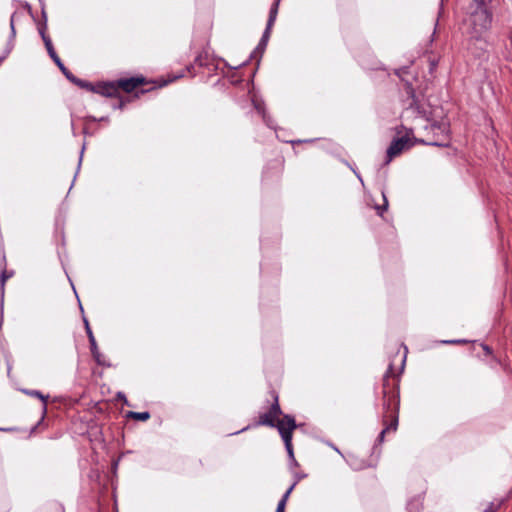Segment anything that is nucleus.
<instances>
[{
    "label": "nucleus",
    "instance_id": "9",
    "mask_svg": "<svg viewBox=\"0 0 512 512\" xmlns=\"http://www.w3.org/2000/svg\"><path fill=\"white\" fill-rule=\"evenodd\" d=\"M108 98H120L118 92L117 82L115 81H102L98 82L94 86V92Z\"/></svg>",
    "mask_w": 512,
    "mask_h": 512
},
{
    "label": "nucleus",
    "instance_id": "37",
    "mask_svg": "<svg viewBox=\"0 0 512 512\" xmlns=\"http://www.w3.org/2000/svg\"><path fill=\"white\" fill-rule=\"evenodd\" d=\"M186 71L191 74L192 76L195 75V72H194V65L193 64H190L188 66H186Z\"/></svg>",
    "mask_w": 512,
    "mask_h": 512
},
{
    "label": "nucleus",
    "instance_id": "39",
    "mask_svg": "<svg viewBox=\"0 0 512 512\" xmlns=\"http://www.w3.org/2000/svg\"><path fill=\"white\" fill-rule=\"evenodd\" d=\"M166 84H167V82H166V81H164L163 83L159 84V85H158V87H163V86H164V85H166Z\"/></svg>",
    "mask_w": 512,
    "mask_h": 512
},
{
    "label": "nucleus",
    "instance_id": "20",
    "mask_svg": "<svg viewBox=\"0 0 512 512\" xmlns=\"http://www.w3.org/2000/svg\"><path fill=\"white\" fill-rule=\"evenodd\" d=\"M92 356L95 359V361L97 362V364H99L101 366H110V364L106 361L105 355H103L102 353L96 352Z\"/></svg>",
    "mask_w": 512,
    "mask_h": 512
},
{
    "label": "nucleus",
    "instance_id": "42",
    "mask_svg": "<svg viewBox=\"0 0 512 512\" xmlns=\"http://www.w3.org/2000/svg\"><path fill=\"white\" fill-rule=\"evenodd\" d=\"M435 62H431V69H433L435 67Z\"/></svg>",
    "mask_w": 512,
    "mask_h": 512
},
{
    "label": "nucleus",
    "instance_id": "23",
    "mask_svg": "<svg viewBox=\"0 0 512 512\" xmlns=\"http://www.w3.org/2000/svg\"><path fill=\"white\" fill-rule=\"evenodd\" d=\"M403 348H404V352L401 356V359H400V371L399 373H402L403 370H404V367H405V363H406V358H407V352H408V349L405 345H403Z\"/></svg>",
    "mask_w": 512,
    "mask_h": 512
},
{
    "label": "nucleus",
    "instance_id": "4",
    "mask_svg": "<svg viewBox=\"0 0 512 512\" xmlns=\"http://www.w3.org/2000/svg\"><path fill=\"white\" fill-rule=\"evenodd\" d=\"M277 14H278V1H274V3L272 4V6L270 8V11H269V17L267 20L266 28L262 34V37H261L257 47L251 54L252 58H255L256 56L261 57L263 55V53L267 47L268 41L270 39L271 30L276 21Z\"/></svg>",
    "mask_w": 512,
    "mask_h": 512
},
{
    "label": "nucleus",
    "instance_id": "43",
    "mask_svg": "<svg viewBox=\"0 0 512 512\" xmlns=\"http://www.w3.org/2000/svg\"><path fill=\"white\" fill-rule=\"evenodd\" d=\"M301 142H302L301 140L292 141V143H301Z\"/></svg>",
    "mask_w": 512,
    "mask_h": 512
},
{
    "label": "nucleus",
    "instance_id": "29",
    "mask_svg": "<svg viewBox=\"0 0 512 512\" xmlns=\"http://www.w3.org/2000/svg\"><path fill=\"white\" fill-rule=\"evenodd\" d=\"M500 504H495L491 502L484 510V512H496L499 508Z\"/></svg>",
    "mask_w": 512,
    "mask_h": 512
},
{
    "label": "nucleus",
    "instance_id": "7",
    "mask_svg": "<svg viewBox=\"0 0 512 512\" xmlns=\"http://www.w3.org/2000/svg\"><path fill=\"white\" fill-rule=\"evenodd\" d=\"M116 82H117V88H118L119 93H120V90H122L126 93H131L133 91H136L138 88H140L142 86L150 84V82L147 81V79L142 75L133 76L130 78H120V79L116 80Z\"/></svg>",
    "mask_w": 512,
    "mask_h": 512
},
{
    "label": "nucleus",
    "instance_id": "30",
    "mask_svg": "<svg viewBox=\"0 0 512 512\" xmlns=\"http://www.w3.org/2000/svg\"><path fill=\"white\" fill-rule=\"evenodd\" d=\"M194 62H195V64H197L200 67L206 65L205 58L203 57L202 54L197 55Z\"/></svg>",
    "mask_w": 512,
    "mask_h": 512
},
{
    "label": "nucleus",
    "instance_id": "35",
    "mask_svg": "<svg viewBox=\"0 0 512 512\" xmlns=\"http://www.w3.org/2000/svg\"><path fill=\"white\" fill-rule=\"evenodd\" d=\"M126 102L123 99H120V101L114 105V109H123L125 107Z\"/></svg>",
    "mask_w": 512,
    "mask_h": 512
},
{
    "label": "nucleus",
    "instance_id": "10",
    "mask_svg": "<svg viewBox=\"0 0 512 512\" xmlns=\"http://www.w3.org/2000/svg\"><path fill=\"white\" fill-rule=\"evenodd\" d=\"M283 172V161L276 159L271 161L263 172V180L266 182H273L278 180Z\"/></svg>",
    "mask_w": 512,
    "mask_h": 512
},
{
    "label": "nucleus",
    "instance_id": "40",
    "mask_svg": "<svg viewBox=\"0 0 512 512\" xmlns=\"http://www.w3.org/2000/svg\"><path fill=\"white\" fill-rule=\"evenodd\" d=\"M248 427L242 428L240 431L235 432V434L245 431Z\"/></svg>",
    "mask_w": 512,
    "mask_h": 512
},
{
    "label": "nucleus",
    "instance_id": "33",
    "mask_svg": "<svg viewBox=\"0 0 512 512\" xmlns=\"http://www.w3.org/2000/svg\"><path fill=\"white\" fill-rule=\"evenodd\" d=\"M473 1L476 4V7L477 6L487 7V3L491 2V0H473Z\"/></svg>",
    "mask_w": 512,
    "mask_h": 512
},
{
    "label": "nucleus",
    "instance_id": "24",
    "mask_svg": "<svg viewBox=\"0 0 512 512\" xmlns=\"http://www.w3.org/2000/svg\"><path fill=\"white\" fill-rule=\"evenodd\" d=\"M383 198H384V203H383V205H381V206H376L377 213H378V215H380V216H382V215H383V213H384V212L387 210V208H388V201H387V199H386V197H385V195H384V194H383Z\"/></svg>",
    "mask_w": 512,
    "mask_h": 512
},
{
    "label": "nucleus",
    "instance_id": "22",
    "mask_svg": "<svg viewBox=\"0 0 512 512\" xmlns=\"http://www.w3.org/2000/svg\"><path fill=\"white\" fill-rule=\"evenodd\" d=\"M57 67L60 69V71L63 73V75L68 79L70 80V77L71 75H74L70 70H68L65 65L63 64V62H59L57 64Z\"/></svg>",
    "mask_w": 512,
    "mask_h": 512
},
{
    "label": "nucleus",
    "instance_id": "32",
    "mask_svg": "<svg viewBox=\"0 0 512 512\" xmlns=\"http://www.w3.org/2000/svg\"><path fill=\"white\" fill-rule=\"evenodd\" d=\"M50 58L53 60V62L57 65L59 62H61V59L60 57L58 56V54L56 53V51H52V52H49L48 53Z\"/></svg>",
    "mask_w": 512,
    "mask_h": 512
},
{
    "label": "nucleus",
    "instance_id": "44",
    "mask_svg": "<svg viewBox=\"0 0 512 512\" xmlns=\"http://www.w3.org/2000/svg\"><path fill=\"white\" fill-rule=\"evenodd\" d=\"M0 318H3V312L2 311L0 312Z\"/></svg>",
    "mask_w": 512,
    "mask_h": 512
},
{
    "label": "nucleus",
    "instance_id": "5",
    "mask_svg": "<svg viewBox=\"0 0 512 512\" xmlns=\"http://www.w3.org/2000/svg\"><path fill=\"white\" fill-rule=\"evenodd\" d=\"M410 135H412V130H409L405 135L398 137L391 142L386 152V165L389 164L394 157L400 155L402 151L413 146L414 143L412 142Z\"/></svg>",
    "mask_w": 512,
    "mask_h": 512
},
{
    "label": "nucleus",
    "instance_id": "27",
    "mask_svg": "<svg viewBox=\"0 0 512 512\" xmlns=\"http://www.w3.org/2000/svg\"><path fill=\"white\" fill-rule=\"evenodd\" d=\"M157 87L156 86H151L149 88H141V89H138L135 93V96L136 97H139L140 94H145L147 92H150L152 90H155Z\"/></svg>",
    "mask_w": 512,
    "mask_h": 512
},
{
    "label": "nucleus",
    "instance_id": "18",
    "mask_svg": "<svg viewBox=\"0 0 512 512\" xmlns=\"http://www.w3.org/2000/svg\"><path fill=\"white\" fill-rule=\"evenodd\" d=\"M45 30H46V24H44L42 27L39 28V33L44 42L46 50L49 53V52L54 51L55 49H54V46L52 44L50 37L46 34Z\"/></svg>",
    "mask_w": 512,
    "mask_h": 512
},
{
    "label": "nucleus",
    "instance_id": "19",
    "mask_svg": "<svg viewBox=\"0 0 512 512\" xmlns=\"http://www.w3.org/2000/svg\"><path fill=\"white\" fill-rule=\"evenodd\" d=\"M127 417L135 419V420H139V421H146L150 418V413L147 411H144V412L129 411L127 413Z\"/></svg>",
    "mask_w": 512,
    "mask_h": 512
},
{
    "label": "nucleus",
    "instance_id": "11",
    "mask_svg": "<svg viewBox=\"0 0 512 512\" xmlns=\"http://www.w3.org/2000/svg\"><path fill=\"white\" fill-rule=\"evenodd\" d=\"M276 423V428L278 429L281 437H284L287 432L289 435H292L293 430L296 428L295 419L291 415H284L283 418L278 420Z\"/></svg>",
    "mask_w": 512,
    "mask_h": 512
},
{
    "label": "nucleus",
    "instance_id": "12",
    "mask_svg": "<svg viewBox=\"0 0 512 512\" xmlns=\"http://www.w3.org/2000/svg\"><path fill=\"white\" fill-rule=\"evenodd\" d=\"M6 257L5 255L2 256V260L0 262V268H2V271L0 273V294H1V297L3 298L4 296V290H5V283L8 279H10L11 277H13L14 275V271L13 270H10L8 271L6 269Z\"/></svg>",
    "mask_w": 512,
    "mask_h": 512
},
{
    "label": "nucleus",
    "instance_id": "36",
    "mask_svg": "<svg viewBox=\"0 0 512 512\" xmlns=\"http://www.w3.org/2000/svg\"><path fill=\"white\" fill-rule=\"evenodd\" d=\"M481 347L484 350L485 354L490 355L492 353V349L488 345L481 344Z\"/></svg>",
    "mask_w": 512,
    "mask_h": 512
},
{
    "label": "nucleus",
    "instance_id": "21",
    "mask_svg": "<svg viewBox=\"0 0 512 512\" xmlns=\"http://www.w3.org/2000/svg\"><path fill=\"white\" fill-rule=\"evenodd\" d=\"M392 376H395V370H394V363H393V361H390V363L388 365V369H387V371L385 373V376H384V387H386V385H387L388 378L392 377Z\"/></svg>",
    "mask_w": 512,
    "mask_h": 512
},
{
    "label": "nucleus",
    "instance_id": "1",
    "mask_svg": "<svg viewBox=\"0 0 512 512\" xmlns=\"http://www.w3.org/2000/svg\"><path fill=\"white\" fill-rule=\"evenodd\" d=\"M492 23V13L484 6H477L468 18V49L476 56H480L486 50L487 42L486 32L490 29Z\"/></svg>",
    "mask_w": 512,
    "mask_h": 512
},
{
    "label": "nucleus",
    "instance_id": "13",
    "mask_svg": "<svg viewBox=\"0 0 512 512\" xmlns=\"http://www.w3.org/2000/svg\"><path fill=\"white\" fill-rule=\"evenodd\" d=\"M15 14L16 13H13L11 18H10V30H11L10 38H9L8 43H7V46H6L4 54L2 56H0V65L7 58V56L10 54V52L12 51V49L14 47V39H15V36H16L15 21H14Z\"/></svg>",
    "mask_w": 512,
    "mask_h": 512
},
{
    "label": "nucleus",
    "instance_id": "6",
    "mask_svg": "<svg viewBox=\"0 0 512 512\" xmlns=\"http://www.w3.org/2000/svg\"><path fill=\"white\" fill-rule=\"evenodd\" d=\"M273 398H274V402L271 405L269 411L266 413H263L259 416L257 425L269 426V427L277 426L276 420L282 414V410L278 403V396L273 395Z\"/></svg>",
    "mask_w": 512,
    "mask_h": 512
},
{
    "label": "nucleus",
    "instance_id": "25",
    "mask_svg": "<svg viewBox=\"0 0 512 512\" xmlns=\"http://www.w3.org/2000/svg\"><path fill=\"white\" fill-rule=\"evenodd\" d=\"M297 482H294L284 493L280 501H283L284 504H286L291 492L293 491L294 487L296 486Z\"/></svg>",
    "mask_w": 512,
    "mask_h": 512
},
{
    "label": "nucleus",
    "instance_id": "28",
    "mask_svg": "<svg viewBox=\"0 0 512 512\" xmlns=\"http://www.w3.org/2000/svg\"><path fill=\"white\" fill-rule=\"evenodd\" d=\"M83 323H84V327H85L86 333L88 335L89 341H91V339L95 338V337H94L92 329L90 327V322H83Z\"/></svg>",
    "mask_w": 512,
    "mask_h": 512
},
{
    "label": "nucleus",
    "instance_id": "14",
    "mask_svg": "<svg viewBox=\"0 0 512 512\" xmlns=\"http://www.w3.org/2000/svg\"><path fill=\"white\" fill-rule=\"evenodd\" d=\"M405 93L410 100L409 102V108H418V100L416 98L415 90L411 83L406 82L405 83Z\"/></svg>",
    "mask_w": 512,
    "mask_h": 512
},
{
    "label": "nucleus",
    "instance_id": "3",
    "mask_svg": "<svg viewBox=\"0 0 512 512\" xmlns=\"http://www.w3.org/2000/svg\"><path fill=\"white\" fill-rule=\"evenodd\" d=\"M277 14H278V1H274V3L272 4V6L270 8V11H269V17L267 20L266 28L262 34V37H261L257 47L251 54L252 58H255L256 56L261 57L263 55V53L267 47L268 41L270 39L271 30L276 21Z\"/></svg>",
    "mask_w": 512,
    "mask_h": 512
},
{
    "label": "nucleus",
    "instance_id": "26",
    "mask_svg": "<svg viewBox=\"0 0 512 512\" xmlns=\"http://www.w3.org/2000/svg\"><path fill=\"white\" fill-rule=\"evenodd\" d=\"M470 341L465 339H454V340H443L441 341L442 344H464L469 343Z\"/></svg>",
    "mask_w": 512,
    "mask_h": 512
},
{
    "label": "nucleus",
    "instance_id": "38",
    "mask_svg": "<svg viewBox=\"0 0 512 512\" xmlns=\"http://www.w3.org/2000/svg\"><path fill=\"white\" fill-rule=\"evenodd\" d=\"M118 398L123 399L124 403L128 404L127 399H126V397H125V395L123 393L119 392L118 393Z\"/></svg>",
    "mask_w": 512,
    "mask_h": 512
},
{
    "label": "nucleus",
    "instance_id": "15",
    "mask_svg": "<svg viewBox=\"0 0 512 512\" xmlns=\"http://www.w3.org/2000/svg\"><path fill=\"white\" fill-rule=\"evenodd\" d=\"M285 434L286 435H284V437H282V439L284 441L286 451L288 453V456H289L291 462L294 463L295 465H297L296 459L294 457L293 447H292V435H289L288 432Z\"/></svg>",
    "mask_w": 512,
    "mask_h": 512
},
{
    "label": "nucleus",
    "instance_id": "17",
    "mask_svg": "<svg viewBox=\"0 0 512 512\" xmlns=\"http://www.w3.org/2000/svg\"><path fill=\"white\" fill-rule=\"evenodd\" d=\"M23 392L25 394L29 395V396L39 398L43 402V406H42L43 413H46V411H47V399H48V396L43 395L38 390H27V389H24Z\"/></svg>",
    "mask_w": 512,
    "mask_h": 512
},
{
    "label": "nucleus",
    "instance_id": "34",
    "mask_svg": "<svg viewBox=\"0 0 512 512\" xmlns=\"http://www.w3.org/2000/svg\"><path fill=\"white\" fill-rule=\"evenodd\" d=\"M285 506H286V504H284L283 501H279L277 508H276V512H284Z\"/></svg>",
    "mask_w": 512,
    "mask_h": 512
},
{
    "label": "nucleus",
    "instance_id": "41",
    "mask_svg": "<svg viewBox=\"0 0 512 512\" xmlns=\"http://www.w3.org/2000/svg\"><path fill=\"white\" fill-rule=\"evenodd\" d=\"M333 449H334V451H337L339 454H341V452L339 451V449H338V448H336V447H334V446H333Z\"/></svg>",
    "mask_w": 512,
    "mask_h": 512
},
{
    "label": "nucleus",
    "instance_id": "2",
    "mask_svg": "<svg viewBox=\"0 0 512 512\" xmlns=\"http://www.w3.org/2000/svg\"><path fill=\"white\" fill-rule=\"evenodd\" d=\"M398 395L395 393H388L384 390V402L383 407L385 409L384 424H386L387 418H391V423L380 432L377 441L382 443L386 432L396 431L398 427Z\"/></svg>",
    "mask_w": 512,
    "mask_h": 512
},
{
    "label": "nucleus",
    "instance_id": "31",
    "mask_svg": "<svg viewBox=\"0 0 512 512\" xmlns=\"http://www.w3.org/2000/svg\"><path fill=\"white\" fill-rule=\"evenodd\" d=\"M89 343L92 355L96 352H99L95 338H92L91 341H89Z\"/></svg>",
    "mask_w": 512,
    "mask_h": 512
},
{
    "label": "nucleus",
    "instance_id": "16",
    "mask_svg": "<svg viewBox=\"0 0 512 512\" xmlns=\"http://www.w3.org/2000/svg\"><path fill=\"white\" fill-rule=\"evenodd\" d=\"M71 83L75 84L76 86L82 88V89H86L88 91H91V92H94V86L95 84H92L90 82H87L85 80H82L78 77H76L75 75H71L70 77V80H69Z\"/></svg>",
    "mask_w": 512,
    "mask_h": 512
},
{
    "label": "nucleus",
    "instance_id": "8",
    "mask_svg": "<svg viewBox=\"0 0 512 512\" xmlns=\"http://www.w3.org/2000/svg\"><path fill=\"white\" fill-rule=\"evenodd\" d=\"M431 131L437 132V139L427 142L429 145L447 147L449 145L448 126L445 123H433L430 126Z\"/></svg>",
    "mask_w": 512,
    "mask_h": 512
}]
</instances>
